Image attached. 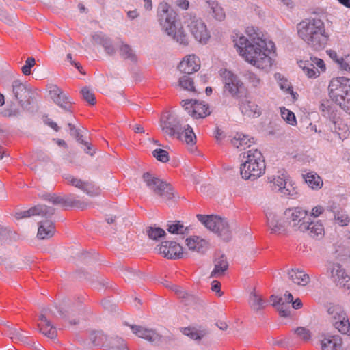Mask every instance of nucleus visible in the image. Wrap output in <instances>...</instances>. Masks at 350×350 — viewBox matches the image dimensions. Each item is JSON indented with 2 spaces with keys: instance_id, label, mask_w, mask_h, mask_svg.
Returning <instances> with one entry per match:
<instances>
[{
  "instance_id": "b1692460",
  "label": "nucleus",
  "mask_w": 350,
  "mask_h": 350,
  "mask_svg": "<svg viewBox=\"0 0 350 350\" xmlns=\"http://www.w3.org/2000/svg\"><path fill=\"white\" fill-rule=\"evenodd\" d=\"M206 8L208 14L216 21H223L226 18V13L220 5L216 0L206 1Z\"/></svg>"
},
{
  "instance_id": "a878e982",
  "label": "nucleus",
  "mask_w": 350,
  "mask_h": 350,
  "mask_svg": "<svg viewBox=\"0 0 350 350\" xmlns=\"http://www.w3.org/2000/svg\"><path fill=\"white\" fill-rule=\"evenodd\" d=\"M186 244L190 250L200 253L205 252L208 247L207 241L198 236H193L187 238L186 239Z\"/></svg>"
},
{
  "instance_id": "680f3d73",
  "label": "nucleus",
  "mask_w": 350,
  "mask_h": 350,
  "mask_svg": "<svg viewBox=\"0 0 350 350\" xmlns=\"http://www.w3.org/2000/svg\"><path fill=\"white\" fill-rule=\"evenodd\" d=\"M278 310L281 317H286L291 314L290 306L282 302L280 306H278Z\"/></svg>"
},
{
  "instance_id": "412c9836",
  "label": "nucleus",
  "mask_w": 350,
  "mask_h": 350,
  "mask_svg": "<svg viewBox=\"0 0 350 350\" xmlns=\"http://www.w3.org/2000/svg\"><path fill=\"white\" fill-rule=\"evenodd\" d=\"M51 312L49 308L44 309L42 314L39 317L40 323H38L40 332L44 336L51 339H55L57 337L56 328L51 324L50 321L46 318V314Z\"/></svg>"
},
{
  "instance_id": "9b49d317",
  "label": "nucleus",
  "mask_w": 350,
  "mask_h": 350,
  "mask_svg": "<svg viewBox=\"0 0 350 350\" xmlns=\"http://www.w3.org/2000/svg\"><path fill=\"white\" fill-rule=\"evenodd\" d=\"M90 340L96 346H105L108 350H129L125 341L118 336L108 338L100 331L93 332Z\"/></svg>"
},
{
  "instance_id": "4be33fe9",
  "label": "nucleus",
  "mask_w": 350,
  "mask_h": 350,
  "mask_svg": "<svg viewBox=\"0 0 350 350\" xmlns=\"http://www.w3.org/2000/svg\"><path fill=\"white\" fill-rule=\"evenodd\" d=\"M178 68L181 72L187 75L192 74L200 69V59L195 55H187L180 62Z\"/></svg>"
},
{
  "instance_id": "79ce46f5",
  "label": "nucleus",
  "mask_w": 350,
  "mask_h": 350,
  "mask_svg": "<svg viewBox=\"0 0 350 350\" xmlns=\"http://www.w3.org/2000/svg\"><path fill=\"white\" fill-rule=\"evenodd\" d=\"M167 226L168 232L171 234L183 235L189 233V228L185 226L180 221H168Z\"/></svg>"
},
{
  "instance_id": "052dcab7",
  "label": "nucleus",
  "mask_w": 350,
  "mask_h": 350,
  "mask_svg": "<svg viewBox=\"0 0 350 350\" xmlns=\"http://www.w3.org/2000/svg\"><path fill=\"white\" fill-rule=\"evenodd\" d=\"M183 334L193 340H198L201 338L200 334L193 328H185Z\"/></svg>"
},
{
  "instance_id": "a211bd4d",
  "label": "nucleus",
  "mask_w": 350,
  "mask_h": 350,
  "mask_svg": "<svg viewBox=\"0 0 350 350\" xmlns=\"http://www.w3.org/2000/svg\"><path fill=\"white\" fill-rule=\"evenodd\" d=\"M55 208L53 207H49L43 204H38L28 210L16 212L15 213V218L16 219H21L35 215L50 217L55 213Z\"/></svg>"
},
{
  "instance_id": "4d7b16f0",
  "label": "nucleus",
  "mask_w": 350,
  "mask_h": 350,
  "mask_svg": "<svg viewBox=\"0 0 350 350\" xmlns=\"http://www.w3.org/2000/svg\"><path fill=\"white\" fill-rule=\"evenodd\" d=\"M340 68L350 72V54L336 59Z\"/></svg>"
},
{
  "instance_id": "4468645a",
  "label": "nucleus",
  "mask_w": 350,
  "mask_h": 350,
  "mask_svg": "<svg viewBox=\"0 0 350 350\" xmlns=\"http://www.w3.org/2000/svg\"><path fill=\"white\" fill-rule=\"evenodd\" d=\"M284 215L288 225L295 231H304L307 228L305 223L310 219L308 217V211L300 207L288 208Z\"/></svg>"
},
{
  "instance_id": "37998d69",
  "label": "nucleus",
  "mask_w": 350,
  "mask_h": 350,
  "mask_svg": "<svg viewBox=\"0 0 350 350\" xmlns=\"http://www.w3.org/2000/svg\"><path fill=\"white\" fill-rule=\"evenodd\" d=\"M243 77L252 88H259L262 84L260 77L252 71H245L243 74Z\"/></svg>"
},
{
  "instance_id": "f704fd0d",
  "label": "nucleus",
  "mask_w": 350,
  "mask_h": 350,
  "mask_svg": "<svg viewBox=\"0 0 350 350\" xmlns=\"http://www.w3.org/2000/svg\"><path fill=\"white\" fill-rule=\"evenodd\" d=\"M208 105L204 102L194 100L191 116L194 118H204L210 115Z\"/></svg>"
},
{
  "instance_id": "aec40b11",
  "label": "nucleus",
  "mask_w": 350,
  "mask_h": 350,
  "mask_svg": "<svg viewBox=\"0 0 350 350\" xmlns=\"http://www.w3.org/2000/svg\"><path fill=\"white\" fill-rule=\"evenodd\" d=\"M133 334L150 342L157 343L161 340V335L153 329L139 325H130Z\"/></svg>"
},
{
  "instance_id": "c85d7f7f",
  "label": "nucleus",
  "mask_w": 350,
  "mask_h": 350,
  "mask_svg": "<svg viewBox=\"0 0 350 350\" xmlns=\"http://www.w3.org/2000/svg\"><path fill=\"white\" fill-rule=\"evenodd\" d=\"M228 268V262L226 258L224 255H221L214 260V269L211 271V276L213 278L223 276Z\"/></svg>"
},
{
  "instance_id": "1a4fd4ad",
  "label": "nucleus",
  "mask_w": 350,
  "mask_h": 350,
  "mask_svg": "<svg viewBox=\"0 0 350 350\" xmlns=\"http://www.w3.org/2000/svg\"><path fill=\"white\" fill-rule=\"evenodd\" d=\"M269 180L272 184V189L279 192L282 196L289 198H297L298 197L297 187L289 180L287 174L283 173L273 176L269 178Z\"/></svg>"
},
{
  "instance_id": "7ed1b4c3",
  "label": "nucleus",
  "mask_w": 350,
  "mask_h": 350,
  "mask_svg": "<svg viewBox=\"0 0 350 350\" xmlns=\"http://www.w3.org/2000/svg\"><path fill=\"white\" fill-rule=\"evenodd\" d=\"M299 37L315 51L323 49L328 40L324 23L319 18H307L297 26Z\"/></svg>"
},
{
  "instance_id": "bf43d9fd",
  "label": "nucleus",
  "mask_w": 350,
  "mask_h": 350,
  "mask_svg": "<svg viewBox=\"0 0 350 350\" xmlns=\"http://www.w3.org/2000/svg\"><path fill=\"white\" fill-rule=\"evenodd\" d=\"M10 338L14 342H24L26 340L25 336L19 330L14 329L10 332Z\"/></svg>"
},
{
  "instance_id": "3c124183",
  "label": "nucleus",
  "mask_w": 350,
  "mask_h": 350,
  "mask_svg": "<svg viewBox=\"0 0 350 350\" xmlns=\"http://www.w3.org/2000/svg\"><path fill=\"white\" fill-rule=\"evenodd\" d=\"M334 219L341 226H346L350 222V218L348 215L342 210L338 211L334 213Z\"/></svg>"
},
{
  "instance_id": "f03ea898",
  "label": "nucleus",
  "mask_w": 350,
  "mask_h": 350,
  "mask_svg": "<svg viewBox=\"0 0 350 350\" xmlns=\"http://www.w3.org/2000/svg\"><path fill=\"white\" fill-rule=\"evenodd\" d=\"M160 127L171 138L185 142L190 152L196 150V136L192 127L181 123L180 118L173 112L165 111L161 116Z\"/></svg>"
},
{
  "instance_id": "a19ab883",
  "label": "nucleus",
  "mask_w": 350,
  "mask_h": 350,
  "mask_svg": "<svg viewBox=\"0 0 350 350\" xmlns=\"http://www.w3.org/2000/svg\"><path fill=\"white\" fill-rule=\"evenodd\" d=\"M249 304L254 311L263 309L266 306V301L258 294L256 291L251 292L249 297Z\"/></svg>"
},
{
  "instance_id": "2f4dec72",
  "label": "nucleus",
  "mask_w": 350,
  "mask_h": 350,
  "mask_svg": "<svg viewBox=\"0 0 350 350\" xmlns=\"http://www.w3.org/2000/svg\"><path fill=\"white\" fill-rule=\"evenodd\" d=\"M12 88L15 98L22 105L23 100L27 97L28 90L26 85L20 80H14Z\"/></svg>"
},
{
  "instance_id": "72a5a7b5",
  "label": "nucleus",
  "mask_w": 350,
  "mask_h": 350,
  "mask_svg": "<svg viewBox=\"0 0 350 350\" xmlns=\"http://www.w3.org/2000/svg\"><path fill=\"white\" fill-rule=\"evenodd\" d=\"M331 130L341 139L347 138L349 132L347 124L340 118L334 120Z\"/></svg>"
},
{
  "instance_id": "cd10ccee",
  "label": "nucleus",
  "mask_w": 350,
  "mask_h": 350,
  "mask_svg": "<svg viewBox=\"0 0 350 350\" xmlns=\"http://www.w3.org/2000/svg\"><path fill=\"white\" fill-rule=\"evenodd\" d=\"M305 224L307 229L304 231H301V232L306 233L313 238L321 239L323 237L324 227L321 222L308 220Z\"/></svg>"
},
{
  "instance_id": "20e7f679",
  "label": "nucleus",
  "mask_w": 350,
  "mask_h": 350,
  "mask_svg": "<svg viewBox=\"0 0 350 350\" xmlns=\"http://www.w3.org/2000/svg\"><path fill=\"white\" fill-rule=\"evenodd\" d=\"M176 13L166 2H161L157 8V17L163 31L176 42L187 45L188 38L181 25L177 24Z\"/></svg>"
},
{
  "instance_id": "6e6d98bb",
  "label": "nucleus",
  "mask_w": 350,
  "mask_h": 350,
  "mask_svg": "<svg viewBox=\"0 0 350 350\" xmlns=\"http://www.w3.org/2000/svg\"><path fill=\"white\" fill-rule=\"evenodd\" d=\"M295 332V334L297 335V336L300 339H301L304 341H308L311 338L310 332L306 327H297Z\"/></svg>"
},
{
  "instance_id": "e2e57ef3",
  "label": "nucleus",
  "mask_w": 350,
  "mask_h": 350,
  "mask_svg": "<svg viewBox=\"0 0 350 350\" xmlns=\"http://www.w3.org/2000/svg\"><path fill=\"white\" fill-rule=\"evenodd\" d=\"M193 100H182L181 105L182 107L185 109V111H187L191 116L192 114L193 111Z\"/></svg>"
},
{
  "instance_id": "de8ad7c7",
  "label": "nucleus",
  "mask_w": 350,
  "mask_h": 350,
  "mask_svg": "<svg viewBox=\"0 0 350 350\" xmlns=\"http://www.w3.org/2000/svg\"><path fill=\"white\" fill-rule=\"evenodd\" d=\"M146 234L150 239L157 240L165 235L164 230L159 227H148L146 228Z\"/></svg>"
},
{
  "instance_id": "5fc2aeb1",
  "label": "nucleus",
  "mask_w": 350,
  "mask_h": 350,
  "mask_svg": "<svg viewBox=\"0 0 350 350\" xmlns=\"http://www.w3.org/2000/svg\"><path fill=\"white\" fill-rule=\"evenodd\" d=\"M81 92L83 99L89 104L94 105L96 103V98L94 94L88 88H83Z\"/></svg>"
},
{
  "instance_id": "0e129e2a",
  "label": "nucleus",
  "mask_w": 350,
  "mask_h": 350,
  "mask_svg": "<svg viewBox=\"0 0 350 350\" xmlns=\"http://www.w3.org/2000/svg\"><path fill=\"white\" fill-rule=\"evenodd\" d=\"M172 288L179 297L185 298L187 295V293L180 286L175 285L173 286Z\"/></svg>"
},
{
  "instance_id": "39448f33",
  "label": "nucleus",
  "mask_w": 350,
  "mask_h": 350,
  "mask_svg": "<svg viewBox=\"0 0 350 350\" xmlns=\"http://www.w3.org/2000/svg\"><path fill=\"white\" fill-rule=\"evenodd\" d=\"M240 174L244 180H254L265 172L266 165L264 157L258 149H251L243 154Z\"/></svg>"
},
{
  "instance_id": "7c9ffc66",
  "label": "nucleus",
  "mask_w": 350,
  "mask_h": 350,
  "mask_svg": "<svg viewBox=\"0 0 350 350\" xmlns=\"http://www.w3.org/2000/svg\"><path fill=\"white\" fill-rule=\"evenodd\" d=\"M267 224L271 233H280L284 230V226L280 221L279 216L274 213L270 212L266 214Z\"/></svg>"
},
{
  "instance_id": "a18cd8bd",
  "label": "nucleus",
  "mask_w": 350,
  "mask_h": 350,
  "mask_svg": "<svg viewBox=\"0 0 350 350\" xmlns=\"http://www.w3.org/2000/svg\"><path fill=\"white\" fill-rule=\"evenodd\" d=\"M120 53L122 57L131 62H136L137 60V55L134 51L126 44H122L120 47Z\"/></svg>"
},
{
  "instance_id": "f257e3e1",
  "label": "nucleus",
  "mask_w": 350,
  "mask_h": 350,
  "mask_svg": "<svg viewBox=\"0 0 350 350\" xmlns=\"http://www.w3.org/2000/svg\"><path fill=\"white\" fill-rule=\"evenodd\" d=\"M234 46L245 62L260 70H269L274 60L275 44L263 38L258 28L247 27L245 33H235Z\"/></svg>"
},
{
  "instance_id": "423d86ee",
  "label": "nucleus",
  "mask_w": 350,
  "mask_h": 350,
  "mask_svg": "<svg viewBox=\"0 0 350 350\" xmlns=\"http://www.w3.org/2000/svg\"><path fill=\"white\" fill-rule=\"evenodd\" d=\"M328 92L331 100L342 109L346 112L350 110V79L344 77L332 79Z\"/></svg>"
},
{
  "instance_id": "13d9d810",
  "label": "nucleus",
  "mask_w": 350,
  "mask_h": 350,
  "mask_svg": "<svg viewBox=\"0 0 350 350\" xmlns=\"http://www.w3.org/2000/svg\"><path fill=\"white\" fill-rule=\"evenodd\" d=\"M35 65V59L33 57H28L25 61V64L22 66L21 70L25 75L31 74V68Z\"/></svg>"
},
{
  "instance_id": "ddd939ff",
  "label": "nucleus",
  "mask_w": 350,
  "mask_h": 350,
  "mask_svg": "<svg viewBox=\"0 0 350 350\" xmlns=\"http://www.w3.org/2000/svg\"><path fill=\"white\" fill-rule=\"evenodd\" d=\"M326 272L337 286H340L344 289L350 290V277L347 274L345 269L340 264L327 261L326 263Z\"/></svg>"
},
{
  "instance_id": "2eb2a0df",
  "label": "nucleus",
  "mask_w": 350,
  "mask_h": 350,
  "mask_svg": "<svg viewBox=\"0 0 350 350\" xmlns=\"http://www.w3.org/2000/svg\"><path fill=\"white\" fill-rule=\"evenodd\" d=\"M299 66L308 78H317L319 76L321 71L325 70L324 62L319 58L310 57L308 59L300 60L298 62Z\"/></svg>"
},
{
  "instance_id": "09e8293b",
  "label": "nucleus",
  "mask_w": 350,
  "mask_h": 350,
  "mask_svg": "<svg viewBox=\"0 0 350 350\" xmlns=\"http://www.w3.org/2000/svg\"><path fill=\"white\" fill-rule=\"evenodd\" d=\"M178 84L183 90L195 92L193 81L188 75H183L180 77Z\"/></svg>"
},
{
  "instance_id": "f8f14e48",
  "label": "nucleus",
  "mask_w": 350,
  "mask_h": 350,
  "mask_svg": "<svg viewBox=\"0 0 350 350\" xmlns=\"http://www.w3.org/2000/svg\"><path fill=\"white\" fill-rule=\"evenodd\" d=\"M220 75L224 84V93L233 98L239 97L240 91L244 85L239 77L227 69L221 70Z\"/></svg>"
},
{
  "instance_id": "9d476101",
  "label": "nucleus",
  "mask_w": 350,
  "mask_h": 350,
  "mask_svg": "<svg viewBox=\"0 0 350 350\" xmlns=\"http://www.w3.org/2000/svg\"><path fill=\"white\" fill-rule=\"evenodd\" d=\"M327 312L334 327L342 334H350V323L346 312L340 305H330Z\"/></svg>"
},
{
  "instance_id": "5701e85b",
  "label": "nucleus",
  "mask_w": 350,
  "mask_h": 350,
  "mask_svg": "<svg viewBox=\"0 0 350 350\" xmlns=\"http://www.w3.org/2000/svg\"><path fill=\"white\" fill-rule=\"evenodd\" d=\"M239 109L241 113L248 118H258L261 115L260 107L254 102L247 98L241 100Z\"/></svg>"
},
{
  "instance_id": "6ab92c4d",
  "label": "nucleus",
  "mask_w": 350,
  "mask_h": 350,
  "mask_svg": "<svg viewBox=\"0 0 350 350\" xmlns=\"http://www.w3.org/2000/svg\"><path fill=\"white\" fill-rule=\"evenodd\" d=\"M65 179L68 183L82 190L90 196H98L100 193V189L92 183L82 181L71 175H67Z\"/></svg>"
},
{
  "instance_id": "4c0bfd02",
  "label": "nucleus",
  "mask_w": 350,
  "mask_h": 350,
  "mask_svg": "<svg viewBox=\"0 0 350 350\" xmlns=\"http://www.w3.org/2000/svg\"><path fill=\"white\" fill-rule=\"evenodd\" d=\"M320 111L322 116L329 119L332 122L340 118L338 116V111L335 109V107L328 101L321 105Z\"/></svg>"
},
{
  "instance_id": "e433bc0d",
  "label": "nucleus",
  "mask_w": 350,
  "mask_h": 350,
  "mask_svg": "<svg viewBox=\"0 0 350 350\" xmlns=\"http://www.w3.org/2000/svg\"><path fill=\"white\" fill-rule=\"evenodd\" d=\"M320 111L322 116L329 119L332 122L340 118L338 116V111L335 109V107L328 101L321 105Z\"/></svg>"
},
{
  "instance_id": "603ef678",
  "label": "nucleus",
  "mask_w": 350,
  "mask_h": 350,
  "mask_svg": "<svg viewBox=\"0 0 350 350\" xmlns=\"http://www.w3.org/2000/svg\"><path fill=\"white\" fill-rule=\"evenodd\" d=\"M152 154L161 162L166 163L169 161V154L165 150L157 148L152 152Z\"/></svg>"
},
{
  "instance_id": "ea45409f",
  "label": "nucleus",
  "mask_w": 350,
  "mask_h": 350,
  "mask_svg": "<svg viewBox=\"0 0 350 350\" xmlns=\"http://www.w3.org/2000/svg\"><path fill=\"white\" fill-rule=\"evenodd\" d=\"M275 78L280 89L290 94L293 100H296L297 94L293 92L291 83L280 73H275Z\"/></svg>"
},
{
  "instance_id": "774afa93",
  "label": "nucleus",
  "mask_w": 350,
  "mask_h": 350,
  "mask_svg": "<svg viewBox=\"0 0 350 350\" xmlns=\"http://www.w3.org/2000/svg\"><path fill=\"white\" fill-rule=\"evenodd\" d=\"M324 211V208L321 206H317L312 210V215L317 217L319 216Z\"/></svg>"
},
{
  "instance_id": "473e14b6",
  "label": "nucleus",
  "mask_w": 350,
  "mask_h": 350,
  "mask_svg": "<svg viewBox=\"0 0 350 350\" xmlns=\"http://www.w3.org/2000/svg\"><path fill=\"white\" fill-rule=\"evenodd\" d=\"M306 183L313 190H319L323 185L321 177L314 172H309L303 175Z\"/></svg>"
},
{
  "instance_id": "c03bdc74",
  "label": "nucleus",
  "mask_w": 350,
  "mask_h": 350,
  "mask_svg": "<svg viewBox=\"0 0 350 350\" xmlns=\"http://www.w3.org/2000/svg\"><path fill=\"white\" fill-rule=\"evenodd\" d=\"M49 94L51 98L57 105H59L60 107L65 110H68V102H66V103L64 104V103L59 101V100L57 99L58 98H59V96H63L62 91L59 88H58L56 85L51 86L50 88Z\"/></svg>"
},
{
  "instance_id": "69168bd1",
  "label": "nucleus",
  "mask_w": 350,
  "mask_h": 350,
  "mask_svg": "<svg viewBox=\"0 0 350 350\" xmlns=\"http://www.w3.org/2000/svg\"><path fill=\"white\" fill-rule=\"evenodd\" d=\"M175 4L182 10H187L189 6V2L188 0H176L175 1Z\"/></svg>"
},
{
  "instance_id": "58836bf2",
  "label": "nucleus",
  "mask_w": 350,
  "mask_h": 350,
  "mask_svg": "<svg viewBox=\"0 0 350 350\" xmlns=\"http://www.w3.org/2000/svg\"><path fill=\"white\" fill-rule=\"evenodd\" d=\"M254 143V138L243 133H237L232 139V145L237 148H245Z\"/></svg>"
},
{
  "instance_id": "c756f323",
  "label": "nucleus",
  "mask_w": 350,
  "mask_h": 350,
  "mask_svg": "<svg viewBox=\"0 0 350 350\" xmlns=\"http://www.w3.org/2000/svg\"><path fill=\"white\" fill-rule=\"evenodd\" d=\"M322 350H340L342 339L339 336H328L321 340Z\"/></svg>"
},
{
  "instance_id": "bb28decb",
  "label": "nucleus",
  "mask_w": 350,
  "mask_h": 350,
  "mask_svg": "<svg viewBox=\"0 0 350 350\" xmlns=\"http://www.w3.org/2000/svg\"><path fill=\"white\" fill-rule=\"evenodd\" d=\"M55 232L54 224L49 220L40 221L38 224L37 237L39 239H48L51 238Z\"/></svg>"
},
{
  "instance_id": "393cba45",
  "label": "nucleus",
  "mask_w": 350,
  "mask_h": 350,
  "mask_svg": "<svg viewBox=\"0 0 350 350\" xmlns=\"http://www.w3.org/2000/svg\"><path fill=\"white\" fill-rule=\"evenodd\" d=\"M288 276L293 283L300 286H306L310 281L309 275L299 269L289 270Z\"/></svg>"
},
{
  "instance_id": "c9c22d12",
  "label": "nucleus",
  "mask_w": 350,
  "mask_h": 350,
  "mask_svg": "<svg viewBox=\"0 0 350 350\" xmlns=\"http://www.w3.org/2000/svg\"><path fill=\"white\" fill-rule=\"evenodd\" d=\"M92 38L95 42L101 44L104 47L107 54L113 55L115 53V49L111 40L105 34L103 33H96L93 35Z\"/></svg>"
},
{
  "instance_id": "0eeeda50",
  "label": "nucleus",
  "mask_w": 350,
  "mask_h": 350,
  "mask_svg": "<svg viewBox=\"0 0 350 350\" xmlns=\"http://www.w3.org/2000/svg\"><path fill=\"white\" fill-rule=\"evenodd\" d=\"M197 218L208 229L217 234L223 240L229 241L232 233L228 221L215 215H197Z\"/></svg>"
},
{
  "instance_id": "49530a36",
  "label": "nucleus",
  "mask_w": 350,
  "mask_h": 350,
  "mask_svg": "<svg viewBox=\"0 0 350 350\" xmlns=\"http://www.w3.org/2000/svg\"><path fill=\"white\" fill-rule=\"evenodd\" d=\"M280 113L282 119L288 124L295 126L297 120L295 113L284 107H280Z\"/></svg>"
},
{
  "instance_id": "dca6fc26",
  "label": "nucleus",
  "mask_w": 350,
  "mask_h": 350,
  "mask_svg": "<svg viewBox=\"0 0 350 350\" xmlns=\"http://www.w3.org/2000/svg\"><path fill=\"white\" fill-rule=\"evenodd\" d=\"M188 27L196 40L204 44L208 42L210 38V33L202 18L196 16H191Z\"/></svg>"
},
{
  "instance_id": "6e6552de",
  "label": "nucleus",
  "mask_w": 350,
  "mask_h": 350,
  "mask_svg": "<svg viewBox=\"0 0 350 350\" xmlns=\"http://www.w3.org/2000/svg\"><path fill=\"white\" fill-rule=\"evenodd\" d=\"M143 180L147 187L154 192V194L159 196L165 200H171L174 197V189L172 187L155 177L148 172L143 174Z\"/></svg>"
},
{
  "instance_id": "338daca9",
  "label": "nucleus",
  "mask_w": 350,
  "mask_h": 350,
  "mask_svg": "<svg viewBox=\"0 0 350 350\" xmlns=\"http://www.w3.org/2000/svg\"><path fill=\"white\" fill-rule=\"evenodd\" d=\"M270 301L272 302V305L273 306H280L282 302H284L283 301V298H281V297H278L277 296H275V295H271L270 297Z\"/></svg>"
},
{
  "instance_id": "864d4df0",
  "label": "nucleus",
  "mask_w": 350,
  "mask_h": 350,
  "mask_svg": "<svg viewBox=\"0 0 350 350\" xmlns=\"http://www.w3.org/2000/svg\"><path fill=\"white\" fill-rule=\"evenodd\" d=\"M67 202L66 205L77 208L81 210L85 209L89 206L86 202L80 200H72L71 198H66Z\"/></svg>"
},
{
  "instance_id": "8fccbe9b",
  "label": "nucleus",
  "mask_w": 350,
  "mask_h": 350,
  "mask_svg": "<svg viewBox=\"0 0 350 350\" xmlns=\"http://www.w3.org/2000/svg\"><path fill=\"white\" fill-rule=\"evenodd\" d=\"M44 200L49 201L53 204H66L67 200L60 196L52 193H45L40 196Z\"/></svg>"
},
{
  "instance_id": "f3484780",
  "label": "nucleus",
  "mask_w": 350,
  "mask_h": 350,
  "mask_svg": "<svg viewBox=\"0 0 350 350\" xmlns=\"http://www.w3.org/2000/svg\"><path fill=\"white\" fill-rule=\"evenodd\" d=\"M156 249L159 254L169 259H178L183 256L182 246L174 241H163Z\"/></svg>"
}]
</instances>
